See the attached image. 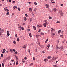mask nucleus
Wrapping results in <instances>:
<instances>
[{"instance_id": "nucleus-63", "label": "nucleus", "mask_w": 67, "mask_h": 67, "mask_svg": "<svg viewBox=\"0 0 67 67\" xmlns=\"http://www.w3.org/2000/svg\"><path fill=\"white\" fill-rule=\"evenodd\" d=\"M15 3V1H13L12 2V3Z\"/></svg>"}, {"instance_id": "nucleus-35", "label": "nucleus", "mask_w": 67, "mask_h": 67, "mask_svg": "<svg viewBox=\"0 0 67 67\" xmlns=\"http://www.w3.org/2000/svg\"><path fill=\"white\" fill-rule=\"evenodd\" d=\"M50 46H51V45L49 44H48L47 45V46H48L49 47H50Z\"/></svg>"}, {"instance_id": "nucleus-36", "label": "nucleus", "mask_w": 67, "mask_h": 67, "mask_svg": "<svg viewBox=\"0 0 67 67\" xmlns=\"http://www.w3.org/2000/svg\"><path fill=\"white\" fill-rule=\"evenodd\" d=\"M2 67H4V63H2Z\"/></svg>"}, {"instance_id": "nucleus-29", "label": "nucleus", "mask_w": 67, "mask_h": 67, "mask_svg": "<svg viewBox=\"0 0 67 67\" xmlns=\"http://www.w3.org/2000/svg\"><path fill=\"white\" fill-rule=\"evenodd\" d=\"M9 12L7 13H6V15H8L9 14Z\"/></svg>"}, {"instance_id": "nucleus-43", "label": "nucleus", "mask_w": 67, "mask_h": 67, "mask_svg": "<svg viewBox=\"0 0 67 67\" xmlns=\"http://www.w3.org/2000/svg\"><path fill=\"white\" fill-rule=\"evenodd\" d=\"M41 34L42 35H44V34L42 32H41Z\"/></svg>"}, {"instance_id": "nucleus-27", "label": "nucleus", "mask_w": 67, "mask_h": 67, "mask_svg": "<svg viewBox=\"0 0 67 67\" xmlns=\"http://www.w3.org/2000/svg\"><path fill=\"white\" fill-rule=\"evenodd\" d=\"M14 54L15 55H16V54H18V52H17V51L15 52Z\"/></svg>"}, {"instance_id": "nucleus-33", "label": "nucleus", "mask_w": 67, "mask_h": 67, "mask_svg": "<svg viewBox=\"0 0 67 67\" xmlns=\"http://www.w3.org/2000/svg\"><path fill=\"white\" fill-rule=\"evenodd\" d=\"M60 23V21H57V23Z\"/></svg>"}, {"instance_id": "nucleus-38", "label": "nucleus", "mask_w": 67, "mask_h": 67, "mask_svg": "<svg viewBox=\"0 0 67 67\" xmlns=\"http://www.w3.org/2000/svg\"><path fill=\"white\" fill-rule=\"evenodd\" d=\"M49 19H52V17H51V16H50L49 17Z\"/></svg>"}, {"instance_id": "nucleus-3", "label": "nucleus", "mask_w": 67, "mask_h": 67, "mask_svg": "<svg viewBox=\"0 0 67 67\" xmlns=\"http://www.w3.org/2000/svg\"><path fill=\"white\" fill-rule=\"evenodd\" d=\"M15 56L16 58V60H18V57L16 56V55H15Z\"/></svg>"}, {"instance_id": "nucleus-46", "label": "nucleus", "mask_w": 67, "mask_h": 67, "mask_svg": "<svg viewBox=\"0 0 67 67\" xmlns=\"http://www.w3.org/2000/svg\"><path fill=\"white\" fill-rule=\"evenodd\" d=\"M47 49H48L49 48V47L47 46Z\"/></svg>"}, {"instance_id": "nucleus-25", "label": "nucleus", "mask_w": 67, "mask_h": 67, "mask_svg": "<svg viewBox=\"0 0 67 67\" xmlns=\"http://www.w3.org/2000/svg\"><path fill=\"white\" fill-rule=\"evenodd\" d=\"M18 10H19V11H20V8L19 7H18Z\"/></svg>"}, {"instance_id": "nucleus-21", "label": "nucleus", "mask_w": 67, "mask_h": 67, "mask_svg": "<svg viewBox=\"0 0 67 67\" xmlns=\"http://www.w3.org/2000/svg\"><path fill=\"white\" fill-rule=\"evenodd\" d=\"M1 31H2V33H3L4 31V30L3 29H2L1 30Z\"/></svg>"}, {"instance_id": "nucleus-7", "label": "nucleus", "mask_w": 67, "mask_h": 67, "mask_svg": "<svg viewBox=\"0 0 67 67\" xmlns=\"http://www.w3.org/2000/svg\"><path fill=\"white\" fill-rule=\"evenodd\" d=\"M47 24H46L45 23H44V24H43V26H44V27H46Z\"/></svg>"}, {"instance_id": "nucleus-34", "label": "nucleus", "mask_w": 67, "mask_h": 67, "mask_svg": "<svg viewBox=\"0 0 67 67\" xmlns=\"http://www.w3.org/2000/svg\"><path fill=\"white\" fill-rule=\"evenodd\" d=\"M45 22L46 24H47V20H45Z\"/></svg>"}, {"instance_id": "nucleus-50", "label": "nucleus", "mask_w": 67, "mask_h": 67, "mask_svg": "<svg viewBox=\"0 0 67 67\" xmlns=\"http://www.w3.org/2000/svg\"><path fill=\"white\" fill-rule=\"evenodd\" d=\"M32 15L33 16H34V14L33 13L32 14Z\"/></svg>"}, {"instance_id": "nucleus-62", "label": "nucleus", "mask_w": 67, "mask_h": 67, "mask_svg": "<svg viewBox=\"0 0 67 67\" xmlns=\"http://www.w3.org/2000/svg\"><path fill=\"white\" fill-rule=\"evenodd\" d=\"M14 60H11V62H13V61H14Z\"/></svg>"}, {"instance_id": "nucleus-13", "label": "nucleus", "mask_w": 67, "mask_h": 67, "mask_svg": "<svg viewBox=\"0 0 67 67\" xmlns=\"http://www.w3.org/2000/svg\"><path fill=\"white\" fill-rule=\"evenodd\" d=\"M29 21H30V22H32V18H30L29 19Z\"/></svg>"}, {"instance_id": "nucleus-40", "label": "nucleus", "mask_w": 67, "mask_h": 67, "mask_svg": "<svg viewBox=\"0 0 67 67\" xmlns=\"http://www.w3.org/2000/svg\"><path fill=\"white\" fill-rule=\"evenodd\" d=\"M41 31H42V30L41 29H39V31H38V32H41Z\"/></svg>"}, {"instance_id": "nucleus-24", "label": "nucleus", "mask_w": 67, "mask_h": 67, "mask_svg": "<svg viewBox=\"0 0 67 67\" xmlns=\"http://www.w3.org/2000/svg\"><path fill=\"white\" fill-rule=\"evenodd\" d=\"M10 51L11 52V53H13V50L12 49H10Z\"/></svg>"}, {"instance_id": "nucleus-59", "label": "nucleus", "mask_w": 67, "mask_h": 67, "mask_svg": "<svg viewBox=\"0 0 67 67\" xmlns=\"http://www.w3.org/2000/svg\"><path fill=\"white\" fill-rule=\"evenodd\" d=\"M60 5H61V6H63V4H60Z\"/></svg>"}, {"instance_id": "nucleus-31", "label": "nucleus", "mask_w": 67, "mask_h": 67, "mask_svg": "<svg viewBox=\"0 0 67 67\" xmlns=\"http://www.w3.org/2000/svg\"><path fill=\"white\" fill-rule=\"evenodd\" d=\"M13 43L14 44H16V42H15V41H13Z\"/></svg>"}, {"instance_id": "nucleus-8", "label": "nucleus", "mask_w": 67, "mask_h": 67, "mask_svg": "<svg viewBox=\"0 0 67 67\" xmlns=\"http://www.w3.org/2000/svg\"><path fill=\"white\" fill-rule=\"evenodd\" d=\"M33 28H34V30H36V27L34 26H33Z\"/></svg>"}, {"instance_id": "nucleus-10", "label": "nucleus", "mask_w": 67, "mask_h": 67, "mask_svg": "<svg viewBox=\"0 0 67 67\" xmlns=\"http://www.w3.org/2000/svg\"><path fill=\"white\" fill-rule=\"evenodd\" d=\"M60 50H63V46H61L60 47Z\"/></svg>"}, {"instance_id": "nucleus-60", "label": "nucleus", "mask_w": 67, "mask_h": 67, "mask_svg": "<svg viewBox=\"0 0 67 67\" xmlns=\"http://www.w3.org/2000/svg\"><path fill=\"white\" fill-rule=\"evenodd\" d=\"M11 0H9V2H11Z\"/></svg>"}, {"instance_id": "nucleus-57", "label": "nucleus", "mask_w": 67, "mask_h": 67, "mask_svg": "<svg viewBox=\"0 0 67 67\" xmlns=\"http://www.w3.org/2000/svg\"><path fill=\"white\" fill-rule=\"evenodd\" d=\"M65 41H62V43H65Z\"/></svg>"}, {"instance_id": "nucleus-52", "label": "nucleus", "mask_w": 67, "mask_h": 67, "mask_svg": "<svg viewBox=\"0 0 67 67\" xmlns=\"http://www.w3.org/2000/svg\"><path fill=\"white\" fill-rule=\"evenodd\" d=\"M29 54H30V49H29Z\"/></svg>"}, {"instance_id": "nucleus-41", "label": "nucleus", "mask_w": 67, "mask_h": 67, "mask_svg": "<svg viewBox=\"0 0 67 67\" xmlns=\"http://www.w3.org/2000/svg\"><path fill=\"white\" fill-rule=\"evenodd\" d=\"M15 36L16 37H18V35H17V34H16L15 35Z\"/></svg>"}, {"instance_id": "nucleus-49", "label": "nucleus", "mask_w": 67, "mask_h": 67, "mask_svg": "<svg viewBox=\"0 0 67 67\" xmlns=\"http://www.w3.org/2000/svg\"><path fill=\"white\" fill-rule=\"evenodd\" d=\"M51 29L52 30H53V31H54V29L53 28H51Z\"/></svg>"}, {"instance_id": "nucleus-23", "label": "nucleus", "mask_w": 67, "mask_h": 67, "mask_svg": "<svg viewBox=\"0 0 67 67\" xmlns=\"http://www.w3.org/2000/svg\"><path fill=\"white\" fill-rule=\"evenodd\" d=\"M34 4H35V5H37V4L36 2H35L34 3Z\"/></svg>"}, {"instance_id": "nucleus-18", "label": "nucleus", "mask_w": 67, "mask_h": 67, "mask_svg": "<svg viewBox=\"0 0 67 67\" xmlns=\"http://www.w3.org/2000/svg\"><path fill=\"white\" fill-rule=\"evenodd\" d=\"M60 37L63 38V35H62L60 36Z\"/></svg>"}, {"instance_id": "nucleus-30", "label": "nucleus", "mask_w": 67, "mask_h": 67, "mask_svg": "<svg viewBox=\"0 0 67 67\" xmlns=\"http://www.w3.org/2000/svg\"><path fill=\"white\" fill-rule=\"evenodd\" d=\"M17 40L18 42H19L20 41V39H19V38H18Z\"/></svg>"}, {"instance_id": "nucleus-54", "label": "nucleus", "mask_w": 67, "mask_h": 67, "mask_svg": "<svg viewBox=\"0 0 67 67\" xmlns=\"http://www.w3.org/2000/svg\"><path fill=\"white\" fill-rule=\"evenodd\" d=\"M63 33H64V31H62V34H63Z\"/></svg>"}, {"instance_id": "nucleus-44", "label": "nucleus", "mask_w": 67, "mask_h": 67, "mask_svg": "<svg viewBox=\"0 0 67 67\" xmlns=\"http://www.w3.org/2000/svg\"><path fill=\"white\" fill-rule=\"evenodd\" d=\"M51 0V2H52V3H55V2H52V0Z\"/></svg>"}, {"instance_id": "nucleus-47", "label": "nucleus", "mask_w": 67, "mask_h": 67, "mask_svg": "<svg viewBox=\"0 0 67 67\" xmlns=\"http://www.w3.org/2000/svg\"><path fill=\"white\" fill-rule=\"evenodd\" d=\"M33 59L34 60H35V58H34V57H33Z\"/></svg>"}, {"instance_id": "nucleus-4", "label": "nucleus", "mask_w": 67, "mask_h": 67, "mask_svg": "<svg viewBox=\"0 0 67 67\" xmlns=\"http://www.w3.org/2000/svg\"><path fill=\"white\" fill-rule=\"evenodd\" d=\"M46 8H49V5L46 4Z\"/></svg>"}, {"instance_id": "nucleus-48", "label": "nucleus", "mask_w": 67, "mask_h": 67, "mask_svg": "<svg viewBox=\"0 0 67 67\" xmlns=\"http://www.w3.org/2000/svg\"><path fill=\"white\" fill-rule=\"evenodd\" d=\"M13 52H15V49H13Z\"/></svg>"}, {"instance_id": "nucleus-26", "label": "nucleus", "mask_w": 67, "mask_h": 67, "mask_svg": "<svg viewBox=\"0 0 67 67\" xmlns=\"http://www.w3.org/2000/svg\"><path fill=\"white\" fill-rule=\"evenodd\" d=\"M51 56H48L47 57V59H50V58H51Z\"/></svg>"}, {"instance_id": "nucleus-9", "label": "nucleus", "mask_w": 67, "mask_h": 67, "mask_svg": "<svg viewBox=\"0 0 67 67\" xmlns=\"http://www.w3.org/2000/svg\"><path fill=\"white\" fill-rule=\"evenodd\" d=\"M36 37H37V38H38V37H40V35H36Z\"/></svg>"}, {"instance_id": "nucleus-64", "label": "nucleus", "mask_w": 67, "mask_h": 67, "mask_svg": "<svg viewBox=\"0 0 67 67\" xmlns=\"http://www.w3.org/2000/svg\"><path fill=\"white\" fill-rule=\"evenodd\" d=\"M31 65H33V63H31Z\"/></svg>"}, {"instance_id": "nucleus-12", "label": "nucleus", "mask_w": 67, "mask_h": 67, "mask_svg": "<svg viewBox=\"0 0 67 67\" xmlns=\"http://www.w3.org/2000/svg\"><path fill=\"white\" fill-rule=\"evenodd\" d=\"M13 8L14 9H15V10L16 9V8H17V6H14Z\"/></svg>"}, {"instance_id": "nucleus-1", "label": "nucleus", "mask_w": 67, "mask_h": 67, "mask_svg": "<svg viewBox=\"0 0 67 67\" xmlns=\"http://www.w3.org/2000/svg\"><path fill=\"white\" fill-rule=\"evenodd\" d=\"M59 13L61 15L63 16V12L60 10L59 11Z\"/></svg>"}, {"instance_id": "nucleus-58", "label": "nucleus", "mask_w": 67, "mask_h": 67, "mask_svg": "<svg viewBox=\"0 0 67 67\" xmlns=\"http://www.w3.org/2000/svg\"><path fill=\"white\" fill-rule=\"evenodd\" d=\"M7 8V7H5V8H4V10H7V9H6L5 8Z\"/></svg>"}, {"instance_id": "nucleus-14", "label": "nucleus", "mask_w": 67, "mask_h": 67, "mask_svg": "<svg viewBox=\"0 0 67 67\" xmlns=\"http://www.w3.org/2000/svg\"><path fill=\"white\" fill-rule=\"evenodd\" d=\"M26 17H24V21H26Z\"/></svg>"}, {"instance_id": "nucleus-5", "label": "nucleus", "mask_w": 67, "mask_h": 67, "mask_svg": "<svg viewBox=\"0 0 67 67\" xmlns=\"http://www.w3.org/2000/svg\"><path fill=\"white\" fill-rule=\"evenodd\" d=\"M7 36H9V35H10V34H9V31H7Z\"/></svg>"}, {"instance_id": "nucleus-56", "label": "nucleus", "mask_w": 67, "mask_h": 67, "mask_svg": "<svg viewBox=\"0 0 67 67\" xmlns=\"http://www.w3.org/2000/svg\"><path fill=\"white\" fill-rule=\"evenodd\" d=\"M54 67H57V65H54Z\"/></svg>"}, {"instance_id": "nucleus-37", "label": "nucleus", "mask_w": 67, "mask_h": 67, "mask_svg": "<svg viewBox=\"0 0 67 67\" xmlns=\"http://www.w3.org/2000/svg\"><path fill=\"white\" fill-rule=\"evenodd\" d=\"M24 59H25V60H26V59H27V58L25 57V58H24Z\"/></svg>"}, {"instance_id": "nucleus-55", "label": "nucleus", "mask_w": 67, "mask_h": 67, "mask_svg": "<svg viewBox=\"0 0 67 67\" xmlns=\"http://www.w3.org/2000/svg\"><path fill=\"white\" fill-rule=\"evenodd\" d=\"M28 3H29V4H30V3H31V2H28Z\"/></svg>"}, {"instance_id": "nucleus-16", "label": "nucleus", "mask_w": 67, "mask_h": 67, "mask_svg": "<svg viewBox=\"0 0 67 67\" xmlns=\"http://www.w3.org/2000/svg\"><path fill=\"white\" fill-rule=\"evenodd\" d=\"M61 32V30H59V31H58V34H60V32Z\"/></svg>"}, {"instance_id": "nucleus-22", "label": "nucleus", "mask_w": 67, "mask_h": 67, "mask_svg": "<svg viewBox=\"0 0 67 67\" xmlns=\"http://www.w3.org/2000/svg\"><path fill=\"white\" fill-rule=\"evenodd\" d=\"M29 35L30 37H32V35H31V33H30L29 34Z\"/></svg>"}, {"instance_id": "nucleus-51", "label": "nucleus", "mask_w": 67, "mask_h": 67, "mask_svg": "<svg viewBox=\"0 0 67 67\" xmlns=\"http://www.w3.org/2000/svg\"><path fill=\"white\" fill-rule=\"evenodd\" d=\"M25 15L26 16V17H27V16H28L27 14H25Z\"/></svg>"}, {"instance_id": "nucleus-20", "label": "nucleus", "mask_w": 67, "mask_h": 67, "mask_svg": "<svg viewBox=\"0 0 67 67\" xmlns=\"http://www.w3.org/2000/svg\"><path fill=\"white\" fill-rule=\"evenodd\" d=\"M48 41V39H47L45 42V43H47Z\"/></svg>"}, {"instance_id": "nucleus-53", "label": "nucleus", "mask_w": 67, "mask_h": 67, "mask_svg": "<svg viewBox=\"0 0 67 67\" xmlns=\"http://www.w3.org/2000/svg\"><path fill=\"white\" fill-rule=\"evenodd\" d=\"M6 10H6V11L7 12H8L9 11V9H7Z\"/></svg>"}, {"instance_id": "nucleus-15", "label": "nucleus", "mask_w": 67, "mask_h": 67, "mask_svg": "<svg viewBox=\"0 0 67 67\" xmlns=\"http://www.w3.org/2000/svg\"><path fill=\"white\" fill-rule=\"evenodd\" d=\"M6 61V60H5V59H4L3 61V63H5V62Z\"/></svg>"}, {"instance_id": "nucleus-45", "label": "nucleus", "mask_w": 67, "mask_h": 67, "mask_svg": "<svg viewBox=\"0 0 67 67\" xmlns=\"http://www.w3.org/2000/svg\"><path fill=\"white\" fill-rule=\"evenodd\" d=\"M3 54H1V57H3Z\"/></svg>"}, {"instance_id": "nucleus-17", "label": "nucleus", "mask_w": 67, "mask_h": 67, "mask_svg": "<svg viewBox=\"0 0 67 67\" xmlns=\"http://www.w3.org/2000/svg\"><path fill=\"white\" fill-rule=\"evenodd\" d=\"M29 10L30 11H32V8H29Z\"/></svg>"}, {"instance_id": "nucleus-32", "label": "nucleus", "mask_w": 67, "mask_h": 67, "mask_svg": "<svg viewBox=\"0 0 67 67\" xmlns=\"http://www.w3.org/2000/svg\"><path fill=\"white\" fill-rule=\"evenodd\" d=\"M21 30H24V28H23V27H21Z\"/></svg>"}, {"instance_id": "nucleus-11", "label": "nucleus", "mask_w": 67, "mask_h": 67, "mask_svg": "<svg viewBox=\"0 0 67 67\" xmlns=\"http://www.w3.org/2000/svg\"><path fill=\"white\" fill-rule=\"evenodd\" d=\"M37 26L38 27H42V25H38Z\"/></svg>"}, {"instance_id": "nucleus-61", "label": "nucleus", "mask_w": 67, "mask_h": 67, "mask_svg": "<svg viewBox=\"0 0 67 67\" xmlns=\"http://www.w3.org/2000/svg\"><path fill=\"white\" fill-rule=\"evenodd\" d=\"M4 53H5V52L3 51V52H2V54H4Z\"/></svg>"}, {"instance_id": "nucleus-2", "label": "nucleus", "mask_w": 67, "mask_h": 67, "mask_svg": "<svg viewBox=\"0 0 67 67\" xmlns=\"http://www.w3.org/2000/svg\"><path fill=\"white\" fill-rule=\"evenodd\" d=\"M53 10L54 11V12H56L57 10V9L56 8H54L53 9Z\"/></svg>"}, {"instance_id": "nucleus-42", "label": "nucleus", "mask_w": 67, "mask_h": 67, "mask_svg": "<svg viewBox=\"0 0 67 67\" xmlns=\"http://www.w3.org/2000/svg\"><path fill=\"white\" fill-rule=\"evenodd\" d=\"M3 51L5 52V49H3Z\"/></svg>"}, {"instance_id": "nucleus-6", "label": "nucleus", "mask_w": 67, "mask_h": 67, "mask_svg": "<svg viewBox=\"0 0 67 67\" xmlns=\"http://www.w3.org/2000/svg\"><path fill=\"white\" fill-rule=\"evenodd\" d=\"M44 60L45 62H47V61H48V59L47 58H46L45 59H44Z\"/></svg>"}, {"instance_id": "nucleus-28", "label": "nucleus", "mask_w": 67, "mask_h": 67, "mask_svg": "<svg viewBox=\"0 0 67 67\" xmlns=\"http://www.w3.org/2000/svg\"><path fill=\"white\" fill-rule=\"evenodd\" d=\"M24 47H23V48H26V46H25V45H24Z\"/></svg>"}, {"instance_id": "nucleus-19", "label": "nucleus", "mask_w": 67, "mask_h": 67, "mask_svg": "<svg viewBox=\"0 0 67 67\" xmlns=\"http://www.w3.org/2000/svg\"><path fill=\"white\" fill-rule=\"evenodd\" d=\"M22 62H23V63H25V61H24V59H22Z\"/></svg>"}, {"instance_id": "nucleus-39", "label": "nucleus", "mask_w": 67, "mask_h": 67, "mask_svg": "<svg viewBox=\"0 0 67 67\" xmlns=\"http://www.w3.org/2000/svg\"><path fill=\"white\" fill-rule=\"evenodd\" d=\"M18 62L17 61L16 62V65H18Z\"/></svg>"}]
</instances>
